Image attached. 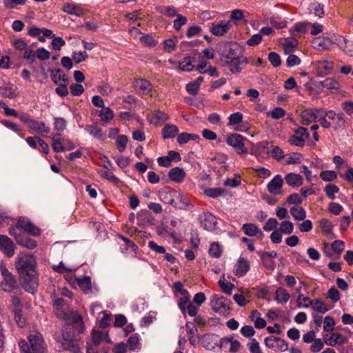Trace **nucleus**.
<instances>
[{
    "label": "nucleus",
    "mask_w": 353,
    "mask_h": 353,
    "mask_svg": "<svg viewBox=\"0 0 353 353\" xmlns=\"http://www.w3.org/2000/svg\"><path fill=\"white\" fill-rule=\"evenodd\" d=\"M15 267L22 282L23 288L34 294L39 286V279L36 274L37 261L34 256L23 252L19 254Z\"/></svg>",
    "instance_id": "nucleus-1"
},
{
    "label": "nucleus",
    "mask_w": 353,
    "mask_h": 353,
    "mask_svg": "<svg viewBox=\"0 0 353 353\" xmlns=\"http://www.w3.org/2000/svg\"><path fill=\"white\" fill-rule=\"evenodd\" d=\"M30 345L25 341L19 342L22 353H47L46 344L42 334L34 332L28 336Z\"/></svg>",
    "instance_id": "nucleus-2"
},
{
    "label": "nucleus",
    "mask_w": 353,
    "mask_h": 353,
    "mask_svg": "<svg viewBox=\"0 0 353 353\" xmlns=\"http://www.w3.org/2000/svg\"><path fill=\"white\" fill-rule=\"evenodd\" d=\"M69 326H65L62 331V339H57V341L61 343L62 347L70 351L72 353H79L80 348L78 344V339L71 330Z\"/></svg>",
    "instance_id": "nucleus-3"
},
{
    "label": "nucleus",
    "mask_w": 353,
    "mask_h": 353,
    "mask_svg": "<svg viewBox=\"0 0 353 353\" xmlns=\"http://www.w3.org/2000/svg\"><path fill=\"white\" fill-rule=\"evenodd\" d=\"M0 272L3 276L0 286L4 292H11L19 288L15 276L3 264L0 265Z\"/></svg>",
    "instance_id": "nucleus-4"
},
{
    "label": "nucleus",
    "mask_w": 353,
    "mask_h": 353,
    "mask_svg": "<svg viewBox=\"0 0 353 353\" xmlns=\"http://www.w3.org/2000/svg\"><path fill=\"white\" fill-rule=\"evenodd\" d=\"M232 304L231 301L223 296H219L213 294L211 297V305L212 310L224 316L228 315L231 310L230 305Z\"/></svg>",
    "instance_id": "nucleus-5"
},
{
    "label": "nucleus",
    "mask_w": 353,
    "mask_h": 353,
    "mask_svg": "<svg viewBox=\"0 0 353 353\" xmlns=\"http://www.w3.org/2000/svg\"><path fill=\"white\" fill-rule=\"evenodd\" d=\"M245 140L246 139L241 134L234 133L227 137L226 143L234 148L238 154H243L248 153V149L244 144Z\"/></svg>",
    "instance_id": "nucleus-6"
},
{
    "label": "nucleus",
    "mask_w": 353,
    "mask_h": 353,
    "mask_svg": "<svg viewBox=\"0 0 353 353\" xmlns=\"http://www.w3.org/2000/svg\"><path fill=\"white\" fill-rule=\"evenodd\" d=\"M17 228L23 230L22 233H26L34 236L40 235L41 230L39 228L33 225L30 221L25 217H20L17 223Z\"/></svg>",
    "instance_id": "nucleus-7"
},
{
    "label": "nucleus",
    "mask_w": 353,
    "mask_h": 353,
    "mask_svg": "<svg viewBox=\"0 0 353 353\" xmlns=\"http://www.w3.org/2000/svg\"><path fill=\"white\" fill-rule=\"evenodd\" d=\"M294 134L290 139L289 143L291 145L303 147L305 145V140L308 138L309 133L304 127H299L294 130Z\"/></svg>",
    "instance_id": "nucleus-8"
},
{
    "label": "nucleus",
    "mask_w": 353,
    "mask_h": 353,
    "mask_svg": "<svg viewBox=\"0 0 353 353\" xmlns=\"http://www.w3.org/2000/svg\"><path fill=\"white\" fill-rule=\"evenodd\" d=\"M16 246L13 241L6 235L0 234V250L8 257L14 254Z\"/></svg>",
    "instance_id": "nucleus-9"
},
{
    "label": "nucleus",
    "mask_w": 353,
    "mask_h": 353,
    "mask_svg": "<svg viewBox=\"0 0 353 353\" xmlns=\"http://www.w3.org/2000/svg\"><path fill=\"white\" fill-rule=\"evenodd\" d=\"M223 65L228 67V70L232 73H239L242 70L243 66L247 63V59L245 57H239L232 60H228L227 61L222 62Z\"/></svg>",
    "instance_id": "nucleus-10"
},
{
    "label": "nucleus",
    "mask_w": 353,
    "mask_h": 353,
    "mask_svg": "<svg viewBox=\"0 0 353 353\" xmlns=\"http://www.w3.org/2000/svg\"><path fill=\"white\" fill-rule=\"evenodd\" d=\"M68 321L72 324V328L76 330L78 333L83 332L85 326L81 315L77 312H72L68 319Z\"/></svg>",
    "instance_id": "nucleus-11"
},
{
    "label": "nucleus",
    "mask_w": 353,
    "mask_h": 353,
    "mask_svg": "<svg viewBox=\"0 0 353 353\" xmlns=\"http://www.w3.org/2000/svg\"><path fill=\"white\" fill-rule=\"evenodd\" d=\"M323 339L325 344L329 346H334L336 344L343 345L347 341V338L339 332L333 333L331 336L323 334Z\"/></svg>",
    "instance_id": "nucleus-12"
},
{
    "label": "nucleus",
    "mask_w": 353,
    "mask_h": 353,
    "mask_svg": "<svg viewBox=\"0 0 353 353\" xmlns=\"http://www.w3.org/2000/svg\"><path fill=\"white\" fill-rule=\"evenodd\" d=\"M283 183L281 175H276L268 184L267 188L270 193L277 195L281 193V190Z\"/></svg>",
    "instance_id": "nucleus-13"
},
{
    "label": "nucleus",
    "mask_w": 353,
    "mask_h": 353,
    "mask_svg": "<svg viewBox=\"0 0 353 353\" xmlns=\"http://www.w3.org/2000/svg\"><path fill=\"white\" fill-rule=\"evenodd\" d=\"M16 241L19 245L28 249H34L37 246V241L30 238L26 233L16 236Z\"/></svg>",
    "instance_id": "nucleus-14"
},
{
    "label": "nucleus",
    "mask_w": 353,
    "mask_h": 353,
    "mask_svg": "<svg viewBox=\"0 0 353 353\" xmlns=\"http://www.w3.org/2000/svg\"><path fill=\"white\" fill-rule=\"evenodd\" d=\"M234 270L236 276H244L250 270V263L248 260L244 258H240L234 265Z\"/></svg>",
    "instance_id": "nucleus-15"
},
{
    "label": "nucleus",
    "mask_w": 353,
    "mask_h": 353,
    "mask_svg": "<svg viewBox=\"0 0 353 353\" xmlns=\"http://www.w3.org/2000/svg\"><path fill=\"white\" fill-rule=\"evenodd\" d=\"M230 21H221L220 23L213 26L210 31L215 36H223L231 28Z\"/></svg>",
    "instance_id": "nucleus-16"
},
{
    "label": "nucleus",
    "mask_w": 353,
    "mask_h": 353,
    "mask_svg": "<svg viewBox=\"0 0 353 353\" xmlns=\"http://www.w3.org/2000/svg\"><path fill=\"white\" fill-rule=\"evenodd\" d=\"M159 196L163 203L176 207L174 198L179 197L176 192L171 190H163L159 192Z\"/></svg>",
    "instance_id": "nucleus-17"
},
{
    "label": "nucleus",
    "mask_w": 353,
    "mask_h": 353,
    "mask_svg": "<svg viewBox=\"0 0 353 353\" xmlns=\"http://www.w3.org/2000/svg\"><path fill=\"white\" fill-rule=\"evenodd\" d=\"M51 77L53 81L61 87H66L68 85V79L63 72L60 69H56L51 71Z\"/></svg>",
    "instance_id": "nucleus-18"
},
{
    "label": "nucleus",
    "mask_w": 353,
    "mask_h": 353,
    "mask_svg": "<svg viewBox=\"0 0 353 353\" xmlns=\"http://www.w3.org/2000/svg\"><path fill=\"white\" fill-rule=\"evenodd\" d=\"M225 50L222 52L221 62L227 61L228 60H232L239 57L237 54L236 49L233 48L232 44H225Z\"/></svg>",
    "instance_id": "nucleus-19"
},
{
    "label": "nucleus",
    "mask_w": 353,
    "mask_h": 353,
    "mask_svg": "<svg viewBox=\"0 0 353 353\" xmlns=\"http://www.w3.org/2000/svg\"><path fill=\"white\" fill-rule=\"evenodd\" d=\"M168 176L172 181L176 183H181L185 179V173L183 169L176 167L170 170Z\"/></svg>",
    "instance_id": "nucleus-20"
},
{
    "label": "nucleus",
    "mask_w": 353,
    "mask_h": 353,
    "mask_svg": "<svg viewBox=\"0 0 353 353\" xmlns=\"http://www.w3.org/2000/svg\"><path fill=\"white\" fill-rule=\"evenodd\" d=\"M76 283L85 293L88 294L92 291L91 278L89 276H85L81 278L75 279Z\"/></svg>",
    "instance_id": "nucleus-21"
},
{
    "label": "nucleus",
    "mask_w": 353,
    "mask_h": 353,
    "mask_svg": "<svg viewBox=\"0 0 353 353\" xmlns=\"http://www.w3.org/2000/svg\"><path fill=\"white\" fill-rule=\"evenodd\" d=\"M179 132L177 126L173 124H165L161 130L163 139H172L176 137Z\"/></svg>",
    "instance_id": "nucleus-22"
},
{
    "label": "nucleus",
    "mask_w": 353,
    "mask_h": 353,
    "mask_svg": "<svg viewBox=\"0 0 353 353\" xmlns=\"http://www.w3.org/2000/svg\"><path fill=\"white\" fill-rule=\"evenodd\" d=\"M345 243L343 241L341 240H335L333 243H332L330 248L329 247V245L327 244L325 246V252L327 255L330 256L331 255V253H330V250H332L335 253L338 254L339 255L342 252V251L344 250Z\"/></svg>",
    "instance_id": "nucleus-23"
},
{
    "label": "nucleus",
    "mask_w": 353,
    "mask_h": 353,
    "mask_svg": "<svg viewBox=\"0 0 353 353\" xmlns=\"http://www.w3.org/2000/svg\"><path fill=\"white\" fill-rule=\"evenodd\" d=\"M285 180L286 183L292 187H299L303 184V177L296 173H289L285 177Z\"/></svg>",
    "instance_id": "nucleus-24"
},
{
    "label": "nucleus",
    "mask_w": 353,
    "mask_h": 353,
    "mask_svg": "<svg viewBox=\"0 0 353 353\" xmlns=\"http://www.w3.org/2000/svg\"><path fill=\"white\" fill-rule=\"evenodd\" d=\"M331 46V41L327 38L316 37L312 41V46L318 50H327Z\"/></svg>",
    "instance_id": "nucleus-25"
},
{
    "label": "nucleus",
    "mask_w": 353,
    "mask_h": 353,
    "mask_svg": "<svg viewBox=\"0 0 353 353\" xmlns=\"http://www.w3.org/2000/svg\"><path fill=\"white\" fill-rule=\"evenodd\" d=\"M106 339L108 343L110 342V339L108 336L107 333H104L102 331L94 330H93L92 332V338L88 341L93 343V344L99 346L103 339Z\"/></svg>",
    "instance_id": "nucleus-26"
},
{
    "label": "nucleus",
    "mask_w": 353,
    "mask_h": 353,
    "mask_svg": "<svg viewBox=\"0 0 353 353\" xmlns=\"http://www.w3.org/2000/svg\"><path fill=\"white\" fill-rule=\"evenodd\" d=\"M299 44L296 37H292L291 38L284 39L282 45L283 46L284 52L285 54H290L293 52V48L296 47Z\"/></svg>",
    "instance_id": "nucleus-27"
},
{
    "label": "nucleus",
    "mask_w": 353,
    "mask_h": 353,
    "mask_svg": "<svg viewBox=\"0 0 353 353\" xmlns=\"http://www.w3.org/2000/svg\"><path fill=\"white\" fill-rule=\"evenodd\" d=\"M290 297V294L288 291L281 287H279L275 292V300L278 303L285 304L286 303Z\"/></svg>",
    "instance_id": "nucleus-28"
},
{
    "label": "nucleus",
    "mask_w": 353,
    "mask_h": 353,
    "mask_svg": "<svg viewBox=\"0 0 353 353\" xmlns=\"http://www.w3.org/2000/svg\"><path fill=\"white\" fill-rule=\"evenodd\" d=\"M311 25L310 22L304 21V22H299L295 23L294 26V29H291L290 30V34L292 37H296L295 32L299 34H305L307 31L308 27Z\"/></svg>",
    "instance_id": "nucleus-29"
},
{
    "label": "nucleus",
    "mask_w": 353,
    "mask_h": 353,
    "mask_svg": "<svg viewBox=\"0 0 353 353\" xmlns=\"http://www.w3.org/2000/svg\"><path fill=\"white\" fill-rule=\"evenodd\" d=\"M28 128L37 132L46 134H48L50 132L49 128L46 127L44 123L38 122L34 120L30 122V126Z\"/></svg>",
    "instance_id": "nucleus-30"
},
{
    "label": "nucleus",
    "mask_w": 353,
    "mask_h": 353,
    "mask_svg": "<svg viewBox=\"0 0 353 353\" xmlns=\"http://www.w3.org/2000/svg\"><path fill=\"white\" fill-rule=\"evenodd\" d=\"M310 305L312 307L314 310L322 314H324L329 310V308L327 307L325 303L320 299H314L312 301H310Z\"/></svg>",
    "instance_id": "nucleus-31"
},
{
    "label": "nucleus",
    "mask_w": 353,
    "mask_h": 353,
    "mask_svg": "<svg viewBox=\"0 0 353 353\" xmlns=\"http://www.w3.org/2000/svg\"><path fill=\"white\" fill-rule=\"evenodd\" d=\"M194 61V57H184L179 62L180 69L181 70L187 71V72L192 71L194 68V65L192 64Z\"/></svg>",
    "instance_id": "nucleus-32"
},
{
    "label": "nucleus",
    "mask_w": 353,
    "mask_h": 353,
    "mask_svg": "<svg viewBox=\"0 0 353 353\" xmlns=\"http://www.w3.org/2000/svg\"><path fill=\"white\" fill-rule=\"evenodd\" d=\"M290 212L295 220L303 221L306 217V212L301 207L293 206L290 208Z\"/></svg>",
    "instance_id": "nucleus-33"
},
{
    "label": "nucleus",
    "mask_w": 353,
    "mask_h": 353,
    "mask_svg": "<svg viewBox=\"0 0 353 353\" xmlns=\"http://www.w3.org/2000/svg\"><path fill=\"white\" fill-rule=\"evenodd\" d=\"M227 191L221 188H210L204 190V194L210 198H218L219 196L224 195Z\"/></svg>",
    "instance_id": "nucleus-34"
},
{
    "label": "nucleus",
    "mask_w": 353,
    "mask_h": 353,
    "mask_svg": "<svg viewBox=\"0 0 353 353\" xmlns=\"http://www.w3.org/2000/svg\"><path fill=\"white\" fill-rule=\"evenodd\" d=\"M63 10L65 12L77 16H81L83 13V10L80 7L72 3L64 4Z\"/></svg>",
    "instance_id": "nucleus-35"
},
{
    "label": "nucleus",
    "mask_w": 353,
    "mask_h": 353,
    "mask_svg": "<svg viewBox=\"0 0 353 353\" xmlns=\"http://www.w3.org/2000/svg\"><path fill=\"white\" fill-rule=\"evenodd\" d=\"M319 224L322 232H323L327 236L333 235V225L329 220L326 219H322L319 221Z\"/></svg>",
    "instance_id": "nucleus-36"
},
{
    "label": "nucleus",
    "mask_w": 353,
    "mask_h": 353,
    "mask_svg": "<svg viewBox=\"0 0 353 353\" xmlns=\"http://www.w3.org/2000/svg\"><path fill=\"white\" fill-rule=\"evenodd\" d=\"M221 246L216 242H214L210 244L209 249V254L213 257L218 259L221 256L222 254Z\"/></svg>",
    "instance_id": "nucleus-37"
},
{
    "label": "nucleus",
    "mask_w": 353,
    "mask_h": 353,
    "mask_svg": "<svg viewBox=\"0 0 353 353\" xmlns=\"http://www.w3.org/2000/svg\"><path fill=\"white\" fill-rule=\"evenodd\" d=\"M314 86L325 88H337V83L332 79L327 78L323 81H316Z\"/></svg>",
    "instance_id": "nucleus-38"
},
{
    "label": "nucleus",
    "mask_w": 353,
    "mask_h": 353,
    "mask_svg": "<svg viewBox=\"0 0 353 353\" xmlns=\"http://www.w3.org/2000/svg\"><path fill=\"white\" fill-rule=\"evenodd\" d=\"M258 226L254 223H245L242 226L244 233L249 236H254L258 232Z\"/></svg>",
    "instance_id": "nucleus-39"
},
{
    "label": "nucleus",
    "mask_w": 353,
    "mask_h": 353,
    "mask_svg": "<svg viewBox=\"0 0 353 353\" xmlns=\"http://www.w3.org/2000/svg\"><path fill=\"white\" fill-rule=\"evenodd\" d=\"M128 142V138L125 135L119 134L116 139L117 147L120 152L125 150L127 143Z\"/></svg>",
    "instance_id": "nucleus-40"
},
{
    "label": "nucleus",
    "mask_w": 353,
    "mask_h": 353,
    "mask_svg": "<svg viewBox=\"0 0 353 353\" xmlns=\"http://www.w3.org/2000/svg\"><path fill=\"white\" fill-rule=\"evenodd\" d=\"M314 113L312 112V109L305 110L301 113V117L302 119V123L304 125H308L312 121H313L314 119Z\"/></svg>",
    "instance_id": "nucleus-41"
},
{
    "label": "nucleus",
    "mask_w": 353,
    "mask_h": 353,
    "mask_svg": "<svg viewBox=\"0 0 353 353\" xmlns=\"http://www.w3.org/2000/svg\"><path fill=\"white\" fill-rule=\"evenodd\" d=\"M60 134H57L53 138H52V147L53 150L55 152H65L66 150V147L62 145L61 142L60 141L59 139H57L56 137H60Z\"/></svg>",
    "instance_id": "nucleus-42"
},
{
    "label": "nucleus",
    "mask_w": 353,
    "mask_h": 353,
    "mask_svg": "<svg viewBox=\"0 0 353 353\" xmlns=\"http://www.w3.org/2000/svg\"><path fill=\"white\" fill-rule=\"evenodd\" d=\"M324 191L328 198L334 199V194L339 192V188L335 184H328L325 187Z\"/></svg>",
    "instance_id": "nucleus-43"
},
{
    "label": "nucleus",
    "mask_w": 353,
    "mask_h": 353,
    "mask_svg": "<svg viewBox=\"0 0 353 353\" xmlns=\"http://www.w3.org/2000/svg\"><path fill=\"white\" fill-rule=\"evenodd\" d=\"M279 230L283 234H290L293 232L294 225L290 221H284L281 222Z\"/></svg>",
    "instance_id": "nucleus-44"
},
{
    "label": "nucleus",
    "mask_w": 353,
    "mask_h": 353,
    "mask_svg": "<svg viewBox=\"0 0 353 353\" xmlns=\"http://www.w3.org/2000/svg\"><path fill=\"white\" fill-rule=\"evenodd\" d=\"M88 54L86 51L74 52L72 54V59L76 63H80L86 60Z\"/></svg>",
    "instance_id": "nucleus-45"
},
{
    "label": "nucleus",
    "mask_w": 353,
    "mask_h": 353,
    "mask_svg": "<svg viewBox=\"0 0 353 353\" xmlns=\"http://www.w3.org/2000/svg\"><path fill=\"white\" fill-rule=\"evenodd\" d=\"M320 177L325 181H332L336 179L337 175L334 171L325 170L320 173Z\"/></svg>",
    "instance_id": "nucleus-46"
},
{
    "label": "nucleus",
    "mask_w": 353,
    "mask_h": 353,
    "mask_svg": "<svg viewBox=\"0 0 353 353\" xmlns=\"http://www.w3.org/2000/svg\"><path fill=\"white\" fill-rule=\"evenodd\" d=\"M228 119V124L230 125H236L239 123H241L243 120V114L239 112H236L230 114Z\"/></svg>",
    "instance_id": "nucleus-47"
},
{
    "label": "nucleus",
    "mask_w": 353,
    "mask_h": 353,
    "mask_svg": "<svg viewBox=\"0 0 353 353\" xmlns=\"http://www.w3.org/2000/svg\"><path fill=\"white\" fill-rule=\"evenodd\" d=\"M113 112L110 108H103L101 110L99 117L103 121H109L113 118Z\"/></svg>",
    "instance_id": "nucleus-48"
},
{
    "label": "nucleus",
    "mask_w": 353,
    "mask_h": 353,
    "mask_svg": "<svg viewBox=\"0 0 353 353\" xmlns=\"http://www.w3.org/2000/svg\"><path fill=\"white\" fill-rule=\"evenodd\" d=\"M219 287L221 288L222 291L227 294L230 295L232 294V288L234 285L232 283L225 282V280L220 279L218 282Z\"/></svg>",
    "instance_id": "nucleus-49"
},
{
    "label": "nucleus",
    "mask_w": 353,
    "mask_h": 353,
    "mask_svg": "<svg viewBox=\"0 0 353 353\" xmlns=\"http://www.w3.org/2000/svg\"><path fill=\"white\" fill-rule=\"evenodd\" d=\"M188 22V19L185 17L182 14H178L177 18L174 21V28L179 31L181 30V27L186 24Z\"/></svg>",
    "instance_id": "nucleus-50"
},
{
    "label": "nucleus",
    "mask_w": 353,
    "mask_h": 353,
    "mask_svg": "<svg viewBox=\"0 0 353 353\" xmlns=\"http://www.w3.org/2000/svg\"><path fill=\"white\" fill-rule=\"evenodd\" d=\"M271 148H272L271 150L272 157L277 161H281L284 157L283 150L279 146H274L272 144H271Z\"/></svg>",
    "instance_id": "nucleus-51"
},
{
    "label": "nucleus",
    "mask_w": 353,
    "mask_h": 353,
    "mask_svg": "<svg viewBox=\"0 0 353 353\" xmlns=\"http://www.w3.org/2000/svg\"><path fill=\"white\" fill-rule=\"evenodd\" d=\"M54 128L57 131H63L66 128V121L62 117H55Z\"/></svg>",
    "instance_id": "nucleus-52"
},
{
    "label": "nucleus",
    "mask_w": 353,
    "mask_h": 353,
    "mask_svg": "<svg viewBox=\"0 0 353 353\" xmlns=\"http://www.w3.org/2000/svg\"><path fill=\"white\" fill-rule=\"evenodd\" d=\"M327 298L330 299L333 303H336L340 299L339 290L332 286L327 292Z\"/></svg>",
    "instance_id": "nucleus-53"
},
{
    "label": "nucleus",
    "mask_w": 353,
    "mask_h": 353,
    "mask_svg": "<svg viewBox=\"0 0 353 353\" xmlns=\"http://www.w3.org/2000/svg\"><path fill=\"white\" fill-rule=\"evenodd\" d=\"M128 344L130 350H136L139 345V339L137 334L130 336L128 339Z\"/></svg>",
    "instance_id": "nucleus-54"
},
{
    "label": "nucleus",
    "mask_w": 353,
    "mask_h": 353,
    "mask_svg": "<svg viewBox=\"0 0 353 353\" xmlns=\"http://www.w3.org/2000/svg\"><path fill=\"white\" fill-rule=\"evenodd\" d=\"M268 60L271 64L276 68L279 67L281 63L280 56L274 52H271L269 53Z\"/></svg>",
    "instance_id": "nucleus-55"
},
{
    "label": "nucleus",
    "mask_w": 353,
    "mask_h": 353,
    "mask_svg": "<svg viewBox=\"0 0 353 353\" xmlns=\"http://www.w3.org/2000/svg\"><path fill=\"white\" fill-rule=\"evenodd\" d=\"M299 83L303 84V86L305 87V88H312V86L315 84V82L310 81V77L306 73H302Z\"/></svg>",
    "instance_id": "nucleus-56"
},
{
    "label": "nucleus",
    "mask_w": 353,
    "mask_h": 353,
    "mask_svg": "<svg viewBox=\"0 0 353 353\" xmlns=\"http://www.w3.org/2000/svg\"><path fill=\"white\" fill-rule=\"evenodd\" d=\"M343 41L345 45L341 46L343 51H344L345 53L349 56H353V43L349 40H347L346 39H343Z\"/></svg>",
    "instance_id": "nucleus-57"
},
{
    "label": "nucleus",
    "mask_w": 353,
    "mask_h": 353,
    "mask_svg": "<svg viewBox=\"0 0 353 353\" xmlns=\"http://www.w3.org/2000/svg\"><path fill=\"white\" fill-rule=\"evenodd\" d=\"M335 323L332 317L327 316L324 319L323 330L325 332L332 331L334 329Z\"/></svg>",
    "instance_id": "nucleus-58"
},
{
    "label": "nucleus",
    "mask_w": 353,
    "mask_h": 353,
    "mask_svg": "<svg viewBox=\"0 0 353 353\" xmlns=\"http://www.w3.org/2000/svg\"><path fill=\"white\" fill-rule=\"evenodd\" d=\"M285 114V111L281 108H276L268 113V115L274 119H279Z\"/></svg>",
    "instance_id": "nucleus-59"
},
{
    "label": "nucleus",
    "mask_w": 353,
    "mask_h": 353,
    "mask_svg": "<svg viewBox=\"0 0 353 353\" xmlns=\"http://www.w3.org/2000/svg\"><path fill=\"white\" fill-rule=\"evenodd\" d=\"M278 225V221L274 218H270L263 225V230L269 232L274 230Z\"/></svg>",
    "instance_id": "nucleus-60"
},
{
    "label": "nucleus",
    "mask_w": 353,
    "mask_h": 353,
    "mask_svg": "<svg viewBox=\"0 0 353 353\" xmlns=\"http://www.w3.org/2000/svg\"><path fill=\"white\" fill-rule=\"evenodd\" d=\"M343 210V206L337 203L332 202L329 204V210L334 215H339Z\"/></svg>",
    "instance_id": "nucleus-61"
},
{
    "label": "nucleus",
    "mask_w": 353,
    "mask_h": 353,
    "mask_svg": "<svg viewBox=\"0 0 353 353\" xmlns=\"http://www.w3.org/2000/svg\"><path fill=\"white\" fill-rule=\"evenodd\" d=\"M241 333L243 336L249 338L254 335L255 330L251 325H245L241 327Z\"/></svg>",
    "instance_id": "nucleus-62"
},
{
    "label": "nucleus",
    "mask_w": 353,
    "mask_h": 353,
    "mask_svg": "<svg viewBox=\"0 0 353 353\" xmlns=\"http://www.w3.org/2000/svg\"><path fill=\"white\" fill-rule=\"evenodd\" d=\"M101 176L114 184H118L120 181L112 172L105 171L101 174Z\"/></svg>",
    "instance_id": "nucleus-63"
},
{
    "label": "nucleus",
    "mask_w": 353,
    "mask_h": 353,
    "mask_svg": "<svg viewBox=\"0 0 353 353\" xmlns=\"http://www.w3.org/2000/svg\"><path fill=\"white\" fill-rule=\"evenodd\" d=\"M37 57L39 59L46 61L50 58V52L43 48H39L36 52Z\"/></svg>",
    "instance_id": "nucleus-64"
}]
</instances>
